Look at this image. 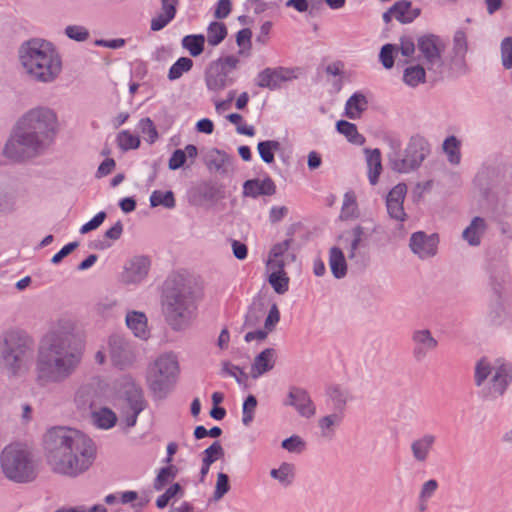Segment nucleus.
<instances>
[{
	"mask_svg": "<svg viewBox=\"0 0 512 512\" xmlns=\"http://www.w3.org/2000/svg\"><path fill=\"white\" fill-rule=\"evenodd\" d=\"M61 130L58 113L46 105L24 111L13 124L2 154L13 163H25L45 155Z\"/></svg>",
	"mask_w": 512,
	"mask_h": 512,
	"instance_id": "1",
	"label": "nucleus"
},
{
	"mask_svg": "<svg viewBox=\"0 0 512 512\" xmlns=\"http://www.w3.org/2000/svg\"><path fill=\"white\" fill-rule=\"evenodd\" d=\"M22 73L38 84H52L62 74V55L56 45L44 38L33 37L23 41L17 49Z\"/></svg>",
	"mask_w": 512,
	"mask_h": 512,
	"instance_id": "2",
	"label": "nucleus"
},
{
	"mask_svg": "<svg viewBox=\"0 0 512 512\" xmlns=\"http://www.w3.org/2000/svg\"><path fill=\"white\" fill-rule=\"evenodd\" d=\"M474 385L483 402H495L512 386V361L506 357H481L474 366Z\"/></svg>",
	"mask_w": 512,
	"mask_h": 512,
	"instance_id": "3",
	"label": "nucleus"
},
{
	"mask_svg": "<svg viewBox=\"0 0 512 512\" xmlns=\"http://www.w3.org/2000/svg\"><path fill=\"white\" fill-rule=\"evenodd\" d=\"M36 371L42 384L64 379V322H51L38 347Z\"/></svg>",
	"mask_w": 512,
	"mask_h": 512,
	"instance_id": "4",
	"label": "nucleus"
},
{
	"mask_svg": "<svg viewBox=\"0 0 512 512\" xmlns=\"http://www.w3.org/2000/svg\"><path fill=\"white\" fill-rule=\"evenodd\" d=\"M35 351L33 336L24 329L11 328L0 336V367L16 377L28 370Z\"/></svg>",
	"mask_w": 512,
	"mask_h": 512,
	"instance_id": "5",
	"label": "nucleus"
},
{
	"mask_svg": "<svg viewBox=\"0 0 512 512\" xmlns=\"http://www.w3.org/2000/svg\"><path fill=\"white\" fill-rule=\"evenodd\" d=\"M178 355L173 351L158 354L147 367L146 379L149 388L160 396L167 395L180 375Z\"/></svg>",
	"mask_w": 512,
	"mask_h": 512,
	"instance_id": "6",
	"label": "nucleus"
},
{
	"mask_svg": "<svg viewBox=\"0 0 512 512\" xmlns=\"http://www.w3.org/2000/svg\"><path fill=\"white\" fill-rule=\"evenodd\" d=\"M96 457L95 443L80 431L66 429V476L87 471Z\"/></svg>",
	"mask_w": 512,
	"mask_h": 512,
	"instance_id": "7",
	"label": "nucleus"
},
{
	"mask_svg": "<svg viewBox=\"0 0 512 512\" xmlns=\"http://www.w3.org/2000/svg\"><path fill=\"white\" fill-rule=\"evenodd\" d=\"M1 467L7 478L16 482H27L35 478L36 469L28 448L20 443H13L1 453Z\"/></svg>",
	"mask_w": 512,
	"mask_h": 512,
	"instance_id": "8",
	"label": "nucleus"
},
{
	"mask_svg": "<svg viewBox=\"0 0 512 512\" xmlns=\"http://www.w3.org/2000/svg\"><path fill=\"white\" fill-rule=\"evenodd\" d=\"M164 313L168 324L174 330H184L195 316V299L190 288L171 292L164 302Z\"/></svg>",
	"mask_w": 512,
	"mask_h": 512,
	"instance_id": "9",
	"label": "nucleus"
},
{
	"mask_svg": "<svg viewBox=\"0 0 512 512\" xmlns=\"http://www.w3.org/2000/svg\"><path fill=\"white\" fill-rule=\"evenodd\" d=\"M122 401L119 405L120 418L126 427H134L138 415L145 408V400L142 389L130 377H124L121 381Z\"/></svg>",
	"mask_w": 512,
	"mask_h": 512,
	"instance_id": "10",
	"label": "nucleus"
},
{
	"mask_svg": "<svg viewBox=\"0 0 512 512\" xmlns=\"http://www.w3.org/2000/svg\"><path fill=\"white\" fill-rule=\"evenodd\" d=\"M46 460L51 468L64 473V427L53 426L46 430L42 438Z\"/></svg>",
	"mask_w": 512,
	"mask_h": 512,
	"instance_id": "11",
	"label": "nucleus"
},
{
	"mask_svg": "<svg viewBox=\"0 0 512 512\" xmlns=\"http://www.w3.org/2000/svg\"><path fill=\"white\" fill-rule=\"evenodd\" d=\"M417 49L428 70L438 71L443 66L442 54L445 50L443 40L436 35L427 34L418 38Z\"/></svg>",
	"mask_w": 512,
	"mask_h": 512,
	"instance_id": "12",
	"label": "nucleus"
},
{
	"mask_svg": "<svg viewBox=\"0 0 512 512\" xmlns=\"http://www.w3.org/2000/svg\"><path fill=\"white\" fill-rule=\"evenodd\" d=\"M429 153L428 143L421 136L411 137L404 154L400 157L396 172L409 173L418 168Z\"/></svg>",
	"mask_w": 512,
	"mask_h": 512,
	"instance_id": "13",
	"label": "nucleus"
},
{
	"mask_svg": "<svg viewBox=\"0 0 512 512\" xmlns=\"http://www.w3.org/2000/svg\"><path fill=\"white\" fill-rule=\"evenodd\" d=\"M107 345L111 361L115 366L125 368L136 360L135 348L124 337L112 335L109 337Z\"/></svg>",
	"mask_w": 512,
	"mask_h": 512,
	"instance_id": "14",
	"label": "nucleus"
},
{
	"mask_svg": "<svg viewBox=\"0 0 512 512\" xmlns=\"http://www.w3.org/2000/svg\"><path fill=\"white\" fill-rule=\"evenodd\" d=\"M148 257L138 255L127 260L120 275V281L125 285H138L142 283L150 270Z\"/></svg>",
	"mask_w": 512,
	"mask_h": 512,
	"instance_id": "15",
	"label": "nucleus"
},
{
	"mask_svg": "<svg viewBox=\"0 0 512 512\" xmlns=\"http://www.w3.org/2000/svg\"><path fill=\"white\" fill-rule=\"evenodd\" d=\"M439 237L437 234H426L417 231L411 234L409 248L420 260L433 258L438 252Z\"/></svg>",
	"mask_w": 512,
	"mask_h": 512,
	"instance_id": "16",
	"label": "nucleus"
},
{
	"mask_svg": "<svg viewBox=\"0 0 512 512\" xmlns=\"http://www.w3.org/2000/svg\"><path fill=\"white\" fill-rule=\"evenodd\" d=\"M296 78L292 69L285 67L265 68L255 78V84L260 88L276 90L285 82Z\"/></svg>",
	"mask_w": 512,
	"mask_h": 512,
	"instance_id": "17",
	"label": "nucleus"
},
{
	"mask_svg": "<svg viewBox=\"0 0 512 512\" xmlns=\"http://www.w3.org/2000/svg\"><path fill=\"white\" fill-rule=\"evenodd\" d=\"M412 355L418 362L423 361L438 347V340L429 329L420 328L412 332Z\"/></svg>",
	"mask_w": 512,
	"mask_h": 512,
	"instance_id": "18",
	"label": "nucleus"
},
{
	"mask_svg": "<svg viewBox=\"0 0 512 512\" xmlns=\"http://www.w3.org/2000/svg\"><path fill=\"white\" fill-rule=\"evenodd\" d=\"M406 194L407 186L399 183L389 191L386 197V208L390 218L399 222H404L407 218L403 207Z\"/></svg>",
	"mask_w": 512,
	"mask_h": 512,
	"instance_id": "19",
	"label": "nucleus"
},
{
	"mask_svg": "<svg viewBox=\"0 0 512 512\" xmlns=\"http://www.w3.org/2000/svg\"><path fill=\"white\" fill-rule=\"evenodd\" d=\"M437 441L436 435L424 433L414 438L410 443V453L418 464H426L429 460Z\"/></svg>",
	"mask_w": 512,
	"mask_h": 512,
	"instance_id": "20",
	"label": "nucleus"
},
{
	"mask_svg": "<svg viewBox=\"0 0 512 512\" xmlns=\"http://www.w3.org/2000/svg\"><path fill=\"white\" fill-rule=\"evenodd\" d=\"M234 81V78L225 73L221 64L212 62L205 71V85L211 92L219 93L232 85Z\"/></svg>",
	"mask_w": 512,
	"mask_h": 512,
	"instance_id": "21",
	"label": "nucleus"
},
{
	"mask_svg": "<svg viewBox=\"0 0 512 512\" xmlns=\"http://www.w3.org/2000/svg\"><path fill=\"white\" fill-rule=\"evenodd\" d=\"M285 405L294 407L302 417L310 418L316 413V407L310 396L300 388L290 389Z\"/></svg>",
	"mask_w": 512,
	"mask_h": 512,
	"instance_id": "22",
	"label": "nucleus"
},
{
	"mask_svg": "<svg viewBox=\"0 0 512 512\" xmlns=\"http://www.w3.org/2000/svg\"><path fill=\"white\" fill-rule=\"evenodd\" d=\"M453 64L458 71L465 75L469 73L470 68L466 62L465 56L468 52V39L463 30H457L453 37Z\"/></svg>",
	"mask_w": 512,
	"mask_h": 512,
	"instance_id": "23",
	"label": "nucleus"
},
{
	"mask_svg": "<svg viewBox=\"0 0 512 512\" xmlns=\"http://www.w3.org/2000/svg\"><path fill=\"white\" fill-rule=\"evenodd\" d=\"M419 15V10L414 9L410 2L399 1L383 14L385 23L396 19L401 23H410Z\"/></svg>",
	"mask_w": 512,
	"mask_h": 512,
	"instance_id": "24",
	"label": "nucleus"
},
{
	"mask_svg": "<svg viewBox=\"0 0 512 512\" xmlns=\"http://www.w3.org/2000/svg\"><path fill=\"white\" fill-rule=\"evenodd\" d=\"M279 321H280V312H279L277 304L274 303L270 307L269 313L265 318L264 328L256 330V331L248 332L245 335L244 340L246 342H252L254 340H258V341L265 340L267 338L268 334L275 329V327Z\"/></svg>",
	"mask_w": 512,
	"mask_h": 512,
	"instance_id": "25",
	"label": "nucleus"
},
{
	"mask_svg": "<svg viewBox=\"0 0 512 512\" xmlns=\"http://www.w3.org/2000/svg\"><path fill=\"white\" fill-rule=\"evenodd\" d=\"M276 351L273 348H266L260 352L251 365L250 376L257 379L266 372L272 370L275 365Z\"/></svg>",
	"mask_w": 512,
	"mask_h": 512,
	"instance_id": "26",
	"label": "nucleus"
},
{
	"mask_svg": "<svg viewBox=\"0 0 512 512\" xmlns=\"http://www.w3.org/2000/svg\"><path fill=\"white\" fill-rule=\"evenodd\" d=\"M275 192L276 186L269 177L247 180L243 184V194L248 197L256 198L260 195H273Z\"/></svg>",
	"mask_w": 512,
	"mask_h": 512,
	"instance_id": "27",
	"label": "nucleus"
},
{
	"mask_svg": "<svg viewBox=\"0 0 512 512\" xmlns=\"http://www.w3.org/2000/svg\"><path fill=\"white\" fill-rule=\"evenodd\" d=\"M486 229L487 224L485 219L478 216L474 217L470 224L463 230L462 238L470 246H479Z\"/></svg>",
	"mask_w": 512,
	"mask_h": 512,
	"instance_id": "28",
	"label": "nucleus"
},
{
	"mask_svg": "<svg viewBox=\"0 0 512 512\" xmlns=\"http://www.w3.org/2000/svg\"><path fill=\"white\" fill-rule=\"evenodd\" d=\"M125 322L132 333L143 340L148 339L150 333L147 324V317L140 311H129L126 314Z\"/></svg>",
	"mask_w": 512,
	"mask_h": 512,
	"instance_id": "29",
	"label": "nucleus"
},
{
	"mask_svg": "<svg viewBox=\"0 0 512 512\" xmlns=\"http://www.w3.org/2000/svg\"><path fill=\"white\" fill-rule=\"evenodd\" d=\"M367 164V176L371 185L378 183L379 176L382 172V159L379 149H364Z\"/></svg>",
	"mask_w": 512,
	"mask_h": 512,
	"instance_id": "30",
	"label": "nucleus"
},
{
	"mask_svg": "<svg viewBox=\"0 0 512 512\" xmlns=\"http://www.w3.org/2000/svg\"><path fill=\"white\" fill-rule=\"evenodd\" d=\"M328 264L332 275L336 279H342L347 275V261L343 251L336 246L329 249Z\"/></svg>",
	"mask_w": 512,
	"mask_h": 512,
	"instance_id": "31",
	"label": "nucleus"
},
{
	"mask_svg": "<svg viewBox=\"0 0 512 512\" xmlns=\"http://www.w3.org/2000/svg\"><path fill=\"white\" fill-rule=\"evenodd\" d=\"M178 1L164 0L162 1V10L151 20V30L159 31L174 19L176 14V4Z\"/></svg>",
	"mask_w": 512,
	"mask_h": 512,
	"instance_id": "32",
	"label": "nucleus"
},
{
	"mask_svg": "<svg viewBox=\"0 0 512 512\" xmlns=\"http://www.w3.org/2000/svg\"><path fill=\"white\" fill-rule=\"evenodd\" d=\"M270 477L276 480L282 487L291 486L295 480V465L289 462H282L279 467L270 470Z\"/></svg>",
	"mask_w": 512,
	"mask_h": 512,
	"instance_id": "33",
	"label": "nucleus"
},
{
	"mask_svg": "<svg viewBox=\"0 0 512 512\" xmlns=\"http://www.w3.org/2000/svg\"><path fill=\"white\" fill-rule=\"evenodd\" d=\"M368 108V100L362 92H355L345 104V115L349 119H358Z\"/></svg>",
	"mask_w": 512,
	"mask_h": 512,
	"instance_id": "34",
	"label": "nucleus"
},
{
	"mask_svg": "<svg viewBox=\"0 0 512 512\" xmlns=\"http://www.w3.org/2000/svg\"><path fill=\"white\" fill-rule=\"evenodd\" d=\"M198 155V150L195 145H186L184 149L175 150L168 162V167L171 170H177L184 166L188 159H195Z\"/></svg>",
	"mask_w": 512,
	"mask_h": 512,
	"instance_id": "35",
	"label": "nucleus"
},
{
	"mask_svg": "<svg viewBox=\"0 0 512 512\" xmlns=\"http://www.w3.org/2000/svg\"><path fill=\"white\" fill-rule=\"evenodd\" d=\"M342 419L343 416L341 413H332L321 417L318 420L321 437L331 439L334 436L335 427L341 424Z\"/></svg>",
	"mask_w": 512,
	"mask_h": 512,
	"instance_id": "36",
	"label": "nucleus"
},
{
	"mask_svg": "<svg viewBox=\"0 0 512 512\" xmlns=\"http://www.w3.org/2000/svg\"><path fill=\"white\" fill-rule=\"evenodd\" d=\"M384 142L389 148V152L387 153V159L390 168L396 172L398 162H400V157L402 155V141L398 136L388 135L384 138Z\"/></svg>",
	"mask_w": 512,
	"mask_h": 512,
	"instance_id": "37",
	"label": "nucleus"
},
{
	"mask_svg": "<svg viewBox=\"0 0 512 512\" xmlns=\"http://www.w3.org/2000/svg\"><path fill=\"white\" fill-rule=\"evenodd\" d=\"M91 418L96 427L104 430L114 427L117 421L116 414L106 407L93 411Z\"/></svg>",
	"mask_w": 512,
	"mask_h": 512,
	"instance_id": "38",
	"label": "nucleus"
},
{
	"mask_svg": "<svg viewBox=\"0 0 512 512\" xmlns=\"http://www.w3.org/2000/svg\"><path fill=\"white\" fill-rule=\"evenodd\" d=\"M181 44L192 57H197L204 51L205 36L202 34L186 35L182 38Z\"/></svg>",
	"mask_w": 512,
	"mask_h": 512,
	"instance_id": "39",
	"label": "nucleus"
},
{
	"mask_svg": "<svg viewBox=\"0 0 512 512\" xmlns=\"http://www.w3.org/2000/svg\"><path fill=\"white\" fill-rule=\"evenodd\" d=\"M227 36V28L224 23L221 22H211L207 27V34L205 36V40L211 46L219 45Z\"/></svg>",
	"mask_w": 512,
	"mask_h": 512,
	"instance_id": "40",
	"label": "nucleus"
},
{
	"mask_svg": "<svg viewBox=\"0 0 512 512\" xmlns=\"http://www.w3.org/2000/svg\"><path fill=\"white\" fill-rule=\"evenodd\" d=\"M336 127L338 132L343 134L349 142L356 145H362L364 143L365 138L358 133L355 124L345 120H340L337 122Z\"/></svg>",
	"mask_w": 512,
	"mask_h": 512,
	"instance_id": "41",
	"label": "nucleus"
},
{
	"mask_svg": "<svg viewBox=\"0 0 512 512\" xmlns=\"http://www.w3.org/2000/svg\"><path fill=\"white\" fill-rule=\"evenodd\" d=\"M425 77L426 73L424 67L421 65H414L407 67L404 70L403 81L410 87H416L420 83L425 82Z\"/></svg>",
	"mask_w": 512,
	"mask_h": 512,
	"instance_id": "42",
	"label": "nucleus"
},
{
	"mask_svg": "<svg viewBox=\"0 0 512 512\" xmlns=\"http://www.w3.org/2000/svg\"><path fill=\"white\" fill-rule=\"evenodd\" d=\"M359 216L355 195L347 192L344 195L340 218L342 220H352Z\"/></svg>",
	"mask_w": 512,
	"mask_h": 512,
	"instance_id": "43",
	"label": "nucleus"
},
{
	"mask_svg": "<svg viewBox=\"0 0 512 512\" xmlns=\"http://www.w3.org/2000/svg\"><path fill=\"white\" fill-rule=\"evenodd\" d=\"M443 150L451 164L458 165L460 163V141L455 136H449L444 140Z\"/></svg>",
	"mask_w": 512,
	"mask_h": 512,
	"instance_id": "44",
	"label": "nucleus"
},
{
	"mask_svg": "<svg viewBox=\"0 0 512 512\" xmlns=\"http://www.w3.org/2000/svg\"><path fill=\"white\" fill-rule=\"evenodd\" d=\"M328 395L332 400L335 408L342 411L346 404L352 400L350 392L340 386H333L329 388Z\"/></svg>",
	"mask_w": 512,
	"mask_h": 512,
	"instance_id": "45",
	"label": "nucleus"
},
{
	"mask_svg": "<svg viewBox=\"0 0 512 512\" xmlns=\"http://www.w3.org/2000/svg\"><path fill=\"white\" fill-rule=\"evenodd\" d=\"M178 474V468L174 465H168L159 470L153 486L157 491H161L169 482H171Z\"/></svg>",
	"mask_w": 512,
	"mask_h": 512,
	"instance_id": "46",
	"label": "nucleus"
},
{
	"mask_svg": "<svg viewBox=\"0 0 512 512\" xmlns=\"http://www.w3.org/2000/svg\"><path fill=\"white\" fill-rule=\"evenodd\" d=\"M265 315V308L261 302H254L249 308L244 321V327L254 328L260 324Z\"/></svg>",
	"mask_w": 512,
	"mask_h": 512,
	"instance_id": "47",
	"label": "nucleus"
},
{
	"mask_svg": "<svg viewBox=\"0 0 512 512\" xmlns=\"http://www.w3.org/2000/svg\"><path fill=\"white\" fill-rule=\"evenodd\" d=\"M150 205L152 207L164 206L165 208L172 209L175 207L176 202L172 191L155 190L150 195Z\"/></svg>",
	"mask_w": 512,
	"mask_h": 512,
	"instance_id": "48",
	"label": "nucleus"
},
{
	"mask_svg": "<svg viewBox=\"0 0 512 512\" xmlns=\"http://www.w3.org/2000/svg\"><path fill=\"white\" fill-rule=\"evenodd\" d=\"M257 150L260 158L267 164L274 162V153L280 150V143L276 140L259 142Z\"/></svg>",
	"mask_w": 512,
	"mask_h": 512,
	"instance_id": "49",
	"label": "nucleus"
},
{
	"mask_svg": "<svg viewBox=\"0 0 512 512\" xmlns=\"http://www.w3.org/2000/svg\"><path fill=\"white\" fill-rule=\"evenodd\" d=\"M193 67V61L188 57L179 58L169 69L168 79L171 81L179 79L184 73L189 72Z\"/></svg>",
	"mask_w": 512,
	"mask_h": 512,
	"instance_id": "50",
	"label": "nucleus"
},
{
	"mask_svg": "<svg viewBox=\"0 0 512 512\" xmlns=\"http://www.w3.org/2000/svg\"><path fill=\"white\" fill-rule=\"evenodd\" d=\"M268 282L277 294H284L289 289V277L286 272H271Z\"/></svg>",
	"mask_w": 512,
	"mask_h": 512,
	"instance_id": "51",
	"label": "nucleus"
},
{
	"mask_svg": "<svg viewBox=\"0 0 512 512\" xmlns=\"http://www.w3.org/2000/svg\"><path fill=\"white\" fill-rule=\"evenodd\" d=\"M117 144L123 151L137 149L140 145V139L138 136L133 135L128 130H123L118 133L116 138Z\"/></svg>",
	"mask_w": 512,
	"mask_h": 512,
	"instance_id": "52",
	"label": "nucleus"
},
{
	"mask_svg": "<svg viewBox=\"0 0 512 512\" xmlns=\"http://www.w3.org/2000/svg\"><path fill=\"white\" fill-rule=\"evenodd\" d=\"M138 130L143 135V138L150 144H153L157 138L158 133L155 125L150 118H143L138 122Z\"/></svg>",
	"mask_w": 512,
	"mask_h": 512,
	"instance_id": "53",
	"label": "nucleus"
},
{
	"mask_svg": "<svg viewBox=\"0 0 512 512\" xmlns=\"http://www.w3.org/2000/svg\"><path fill=\"white\" fill-rule=\"evenodd\" d=\"M257 407V399L254 395H249L242 406V423L248 427L254 420V414Z\"/></svg>",
	"mask_w": 512,
	"mask_h": 512,
	"instance_id": "54",
	"label": "nucleus"
},
{
	"mask_svg": "<svg viewBox=\"0 0 512 512\" xmlns=\"http://www.w3.org/2000/svg\"><path fill=\"white\" fill-rule=\"evenodd\" d=\"M350 235L352 240L348 247V258L354 259L356 257L357 250L363 241L365 235L364 228L360 225L355 226L351 231Z\"/></svg>",
	"mask_w": 512,
	"mask_h": 512,
	"instance_id": "55",
	"label": "nucleus"
},
{
	"mask_svg": "<svg viewBox=\"0 0 512 512\" xmlns=\"http://www.w3.org/2000/svg\"><path fill=\"white\" fill-rule=\"evenodd\" d=\"M501 62L505 69H512V37H506L500 44Z\"/></svg>",
	"mask_w": 512,
	"mask_h": 512,
	"instance_id": "56",
	"label": "nucleus"
},
{
	"mask_svg": "<svg viewBox=\"0 0 512 512\" xmlns=\"http://www.w3.org/2000/svg\"><path fill=\"white\" fill-rule=\"evenodd\" d=\"M305 442L298 435H293L282 441L281 447L290 453H301L305 449Z\"/></svg>",
	"mask_w": 512,
	"mask_h": 512,
	"instance_id": "57",
	"label": "nucleus"
},
{
	"mask_svg": "<svg viewBox=\"0 0 512 512\" xmlns=\"http://www.w3.org/2000/svg\"><path fill=\"white\" fill-rule=\"evenodd\" d=\"M224 455V450L220 442L215 441L212 445L206 448L203 451V459L202 462H207L209 464L214 463L217 459Z\"/></svg>",
	"mask_w": 512,
	"mask_h": 512,
	"instance_id": "58",
	"label": "nucleus"
},
{
	"mask_svg": "<svg viewBox=\"0 0 512 512\" xmlns=\"http://www.w3.org/2000/svg\"><path fill=\"white\" fill-rule=\"evenodd\" d=\"M15 208V197L14 195L0 186V213H8L13 211Z\"/></svg>",
	"mask_w": 512,
	"mask_h": 512,
	"instance_id": "59",
	"label": "nucleus"
},
{
	"mask_svg": "<svg viewBox=\"0 0 512 512\" xmlns=\"http://www.w3.org/2000/svg\"><path fill=\"white\" fill-rule=\"evenodd\" d=\"M396 48L393 44H385L380 50L379 59L386 69H391L394 65V52Z\"/></svg>",
	"mask_w": 512,
	"mask_h": 512,
	"instance_id": "60",
	"label": "nucleus"
},
{
	"mask_svg": "<svg viewBox=\"0 0 512 512\" xmlns=\"http://www.w3.org/2000/svg\"><path fill=\"white\" fill-rule=\"evenodd\" d=\"M230 489L229 478L225 473H218L213 497L220 500Z\"/></svg>",
	"mask_w": 512,
	"mask_h": 512,
	"instance_id": "61",
	"label": "nucleus"
},
{
	"mask_svg": "<svg viewBox=\"0 0 512 512\" xmlns=\"http://www.w3.org/2000/svg\"><path fill=\"white\" fill-rule=\"evenodd\" d=\"M83 352V344L81 341L71 350L69 354L66 353V372L69 369L75 368L81 361Z\"/></svg>",
	"mask_w": 512,
	"mask_h": 512,
	"instance_id": "62",
	"label": "nucleus"
},
{
	"mask_svg": "<svg viewBox=\"0 0 512 512\" xmlns=\"http://www.w3.org/2000/svg\"><path fill=\"white\" fill-rule=\"evenodd\" d=\"M439 488V484L435 479L425 481L419 490L418 497L423 500H430Z\"/></svg>",
	"mask_w": 512,
	"mask_h": 512,
	"instance_id": "63",
	"label": "nucleus"
},
{
	"mask_svg": "<svg viewBox=\"0 0 512 512\" xmlns=\"http://www.w3.org/2000/svg\"><path fill=\"white\" fill-rule=\"evenodd\" d=\"M181 491V487L178 483L171 485L162 495L156 500V506L159 509L165 508L169 501L175 497Z\"/></svg>",
	"mask_w": 512,
	"mask_h": 512,
	"instance_id": "64",
	"label": "nucleus"
}]
</instances>
